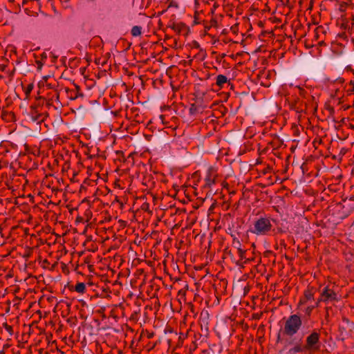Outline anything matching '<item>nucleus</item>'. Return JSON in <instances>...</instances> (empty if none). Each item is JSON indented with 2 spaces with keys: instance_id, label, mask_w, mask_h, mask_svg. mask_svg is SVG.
Segmentation results:
<instances>
[{
  "instance_id": "obj_13",
  "label": "nucleus",
  "mask_w": 354,
  "mask_h": 354,
  "mask_svg": "<svg viewBox=\"0 0 354 354\" xmlns=\"http://www.w3.org/2000/svg\"><path fill=\"white\" fill-rule=\"evenodd\" d=\"M299 89L300 90V91L301 92L303 91L302 88H301V87L298 86Z\"/></svg>"
},
{
  "instance_id": "obj_3",
  "label": "nucleus",
  "mask_w": 354,
  "mask_h": 354,
  "mask_svg": "<svg viewBox=\"0 0 354 354\" xmlns=\"http://www.w3.org/2000/svg\"><path fill=\"white\" fill-rule=\"evenodd\" d=\"M319 334L317 332L311 333L306 338V349L312 351H315L319 348Z\"/></svg>"
},
{
  "instance_id": "obj_14",
  "label": "nucleus",
  "mask_w": 354,
  "mask_h": 354,
  "mask_svg": "<svg viewBox=\"0 0 354 354\" xmlns=\"http://www.w3.org/2000/svg\"><path fill=\"white\" fill-rule=\"evenodd\" d=\"M320 301H322V300H320V298L318 299L317 302L319 303Z\"/></svg>"
},
{
  "instance_id": "obj_9",
  "label": "nucleus",
  "mask_w": 354,
  "mask_h": 354,
  "mask_svg": "<svg viewBox=\"0 0 354 354\" xmlns=\"http://www.w3.org/2000/svg\"><path fill=\"white\" fill-rule=\"evenodd\" d=\"M75 290L79 293H83L86 290V286L84 283H77L75 286Z\"/></svg>"
},
{
  "instance_id": "obj_5",
  "label": "nucleus",
  "mask_w": 354,
  "mask_h": 354,
  "mask_svg": "<svg viewBox=\"0 0 354 354\" xmlns=\"http://www.w3.org/2000/svg\"><path fill=\"white\" fill-rule=\"evenodd\" d=\"M216 171L214 168L209 167L207 170V174L205 176V183L207 186H212L215 183L216 178Z\"/></svg>"
},
{
  "instance_id": "obj_1",
  "label": "nucleus",
  "mask_w": 354,
  "mask_h": 354,
  "mask_svg": "<svg viewBox=\"0 0 354 354\" xmlns=\"http://www.w3.org/2000/svg\"><path fill=\"white\" fill-rule=\"evenodd\" d=\"M272 227V225L270 218L261 217L254 222L250 232L257 236L266 235L271 231Z\"/></svg>"
},
{
  "instance_id": "obj_7",
  "label": "nucleus",
  "mask_w": 354,
  "mask_h": 354,
  "mask_svg": "<svg viewBox=\"0 0 354 354\" xmlns=\"http://www.w3.org/2000/svg\"><path fill=\"white\" fill-rule=\"evenodd\" d=\"M227 82V78L223 75H218L216 77V85L220 88H223V85Z\"/></svg>"
},
{
  "instance_id": "obj_8",
  "label": "nucleus",
  "mask_w": 354,
  "mask_h": 354,
  "mask_svg": "<svg viewBox=\"0 0 354 354\" xmlns=\"http://www.w3.org/2000/svg\"><path fill=\"white\" fill-rule=\"evenodd\" d=\"M142 33V27L139 26H135L131 29V35L133 37H138Z\"/></svg>"
},
{
  "instance_id": "obj_10",
  "label": "nucleus",
  "mask_w": 354,
  "mask_h": 354,
  "mask_svg": "<svg viewBox=\"0 0 354 354\" xmlns=\"http://www.w3.org/2000/svg\"><path fill=\"white\" fill-rule=\"evenodd\" d=\"M300 351H301L300 346H296L294 348H292L289 350V353L290 354H295V353L300 352Z\"/></svg>"
},
{
  "instance_id": "obj_11",
  "label": "nucleus",
  "mask_w": 354,
  "mask_h": 354,
  "mask_svg": "<svg viewBox=\"0 0 354 354\" xmlns=\"http://www.w3.org/2000/svg\"><path fill=\"white\" fill-rule=\"evenodd\" d=\"M314 308V306H308L304 311L308 315H310Z\"/></svg>"
},
{
  "instance_id": "obj_12",
  "label": "nucleus",
  "mask_w": 354,
  "mask_h": 354,
  "mask_svg": "<svg viewBox=\"0 0 354 354\" xmlns=\"http://www.w3.org/2000/svg\"><path fill=\"white\" fill-rule=\"evenodd\" d=\"M318 305H319V303H318V302H316V304L314 306H315V307H317V306H318Z\"/></svg>"
},
{
  "instance_id": "obj_4",
  "label": "nucleus",
  "mask_w": 354,
  "mask_h": 354,
  "mask_svg": "<svg viewBox=\"0 0 354 354\" xmlns=\"http://www.w3.org/2000/svg\"><path fill=\"white\" fill-rule=\"evenodd\" d=\"M336 299V294L333 290L328 288V287H325L321 294L320 300L328 302L334 301Z\"/></svg>"
},
{
  "instance_id": "obj_2",
  "label": "nucleus",
  "mask_w": 354,
  "mask_h": 354,
  "mask_svg": "<svg viewBox=\"0 0 354 354\" xmlns=\"http://www.w3.org/2000/svg\"><path fill=\"white\" fill-rule=\"evenodd\" d=\"M301 324V319L298 315H290L285 322L283 334L290 337L295 335L300 329Z\"/></svg>"
},
{
  "instance_id": "obj_6",
  "label": "nucleus",
  "mask_w": 354,
  "mask_h": 354,
  "mask_svg": "<svg viewBox=\"0 0 354 354\" xmlns=\"http://www.w3.org/2000/svg\"><path fill=\"white\" fill-rule=\"evenodd\" d=\"M313 297H314L313 291L310 288L307 289L304 292V297L299 301V305L301 306V305L306 304L308 301L312 300L313 299Z\"/></svg>"
}]
</instances>
